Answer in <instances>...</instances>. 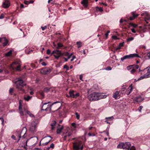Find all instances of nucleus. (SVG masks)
<instances>
[{
	"label": "nucleus",
	"mask_w": 150,
	"mask_h": 150,
	"mask_svg": "<svg viewBox=\"0 0 150 150\" xmlns=\"http://www.w3.org/2000/svg\"><path fill=\"white\" fill-rule=\"evenodd\" d=\"M80 95L79 93H76H76H74V98H77Z\"/></svg>",
	"instance_id": "obj_41"
},
{
	"label": "nucleus",
	"mask_w": 150,
	"mask_h": 150,
	"mask_svg": "<svg viewBox=\"0 0 150 150\" xmlns=\"http://www.w3.org/2000/svg\"><path fill=\"white\" fill-rule=\"evenodd\" d=\"M142 16H144L145 17V20L147 23L148 22L147 21L149 20L150 19V16L147 13H142L141 14Z\"/></svg>",
	"instance_id": "obj_15"
},
{
	"label": "nucleus",
	"mask_w": 150,
	"mask_h": 150,
	"mask_svg": "<svg viewBox=\"0 0 150 150\" xmlns=\"http://www.w3.org/2000/svg\"><path fill=\"white\" fill-rule=\"evenodd\" d=\"M133 65H130L128 66L127 67V68L128 70H129L132 68H133Z\"/></svg>",
	"instance_id": "obj_44"
},
{
	"label": "nucleus",
	"mask_w": 150,
	"mask_h": 150,
	"mask_svg": "<svg viewBox=\"0 0 150 150\" xmlns=\"http://www.w3.org/2000/svg\"><path fill=\"white\" fill-rule=\"evenodd\" d=\"M129 150H136V149L134 146H132L131 148H130Z\"/></svg>",
	"instance_id": "obj_54"
},
{
	"label": "nucleus",
	"mask_w": 150,
	"mask_h": 150,
	"mask_svg": "<svg viewBox=\"0 0 150 150\" xmlns=\"http://www.w3.org/2000/svg\"><path fill=\"white\" fill-rule=\"evenodd\" d=\"M33 139L34 140H35V141H36L35 143H36L38 142V138L37 137H33Z\"/></svg>",
	"instance_id": "obj_56"
},
{
	"label": "nucleus",
	"mask_w": 150,
	"mask_h": 150,
	"mask_svg": "<svg viewBox=\"0 0 150 150\" xmlns=\"http://www.w3.org/2000/svg\"><path fill=\"white\" fill-rule=\"evenodd\" d=\"M144 78H147L146 77H145V74H144V75L143 76H141L138 79V80H141L142 79H144Z\"/></svg>",
	"instance_id": "obj_48"
},
{
	"label": "nucleus",
	"mask_w": 150,
	"mask_h": 150,
	"mask_svg": "<svg viewBox=\"0 0 150 150\" xmlns=\"http://www.w3.org/2000/svg\"><path fill=\"white\" fill-rule=\"evenodd\" d=\"M146 57H147L149 58H150V52H148L147 53V54H146Z\"/></svg>",
	"instance_id": "obj_62"
},
{
	"label": "nucleus",
	"mask_w": 150,
	"mask_h": 150,
	"mask_svg": "<svg viewBox=\"0 0 150 150\" xmlns=\"http://www.w3.org/2000/svg\"><path fill=\"white\" fill-rule=\"evenodd\" d=\"M129 25H130V26L129 27V28H130V26H132L134 28H136L138 26L137 25L135 24H134L132 23H129Z\"/></svg>",
	"instance_id": "obj_28"
},
{
	"label": "nucleus",
	"mask_w": 150,
	"mask_h": 150,
	"mask_svg": "<svg viewBox=\"0 0 150 150\" xmlns=\"http://www.w3.org/2000/svg\"><path fill=\"white\" fill-rule=\"evenodd\" d=\"M51 139H50L48 142H46L45 143H42V146H44L47 145L51 141Z\"/></svg>",
	"instance_id": "obj_40"
},
{
	"label": "nucleus",
	"mask_w": 150,
	"mask_h": 150,
	"mask_svg": "<svg viewBox=\"0 0 150 150\" xmlns=\"http://www.w3.org/2000/svg\"><path fill=\"white\" fill-rule=\"evenodd\" d=\"M50 88L48 87H45L43 89V92H48L50 91Z\"/></svg>",
	"instance_id": "obj_35"
},
{
	"label": "nucleus",
	"mask_w": 150,
	"mask_h": 150,
	"mask_svg": "<svg viewBox=\"0 0 150 150\" xmlns=\"http://www.w3.org/2000/svg\"><path fill=\"white\" fill-rule=\"evenodd\" d=\"M88 0H82L81 4L85 7H87L88 6Z\"/></svg>",
	"instance_id": "obj_21"
},
{
	"label": "nucleus",
	"mask_w": 150,
	"mask_h": 150,
	"mask_svg": "<svg viewBox=\"0 0 150 150\" xmlns=\"http://www.w3.org/2000/svg\"><path fill=\"white\" fill-rule=\"evenodd\" d=\"M25 75L26 74H25L22 78L19 77V91H24V88L26 86V83L25 82V81L26 79H25Z\"/></svg>",
	"instance_id": "obj_3"
},
{
	"label": "nucleus",
	"mask_w": 150,
	"mask_h": 150,
	"mask_svg": "<svg viewBox=\"0 0 150 150\" xmlns=\"http://www.w3.org/2000/svg\"><path fill=\"white\" fill-rule=\"evenodd\" d=\"M83 144L81 141H79L74 143L73 148L74 150H82Z\"/></svg>",
	"instance_id": "obj_8"
},
{
	"label": "nucleus",
	"mask_w": 150,
	"mask_h": 150,
	"mask_svg": "<svg viewBox=\"0 0 150 150\" xmlns=\"http://www.w3.org/2000/svg\"><path fill=\"white\" fill-rule=\"evenodd\" d=\"M82 78H83V76L82 75H81L79 76V79L81 80V81H83V80H82Z\"/></svg>",
	"instance_id": "obj_63"
},
{
	"label": "nucleus",
	"mask_w": 150,
	"mask_h": 150,
	"mask_svg": "<svg viewBox=\"0 0 150 150\" xmlns=\"http://www.w3.org/2000/svg\"><path fill=\"white\" fill-rule=\"evenodd\" d=\"M24 113V115H21V117H22L24 116L25 115H26V113H27L28 115L29 116L31 117H34V116L32 114L30 111L27 110H26V108H24V111H23Z\"/></svg>",
	"instance_id": "obj_17"
},
{
	"label": "nucleus",
	"mask_w": 150,
	"mask_h": 150,
	"mask_svg": "<svg viewBox=\"0 0 150 150\" xmlns=\"http://www.w3.org/2000/svg\"><path fill=\"white\" fill-rule=\"evenodd\" d=\"M4 14L2 13L0 16V19H2L4 17Z\"/></svg>",
	"instance_id": "obj_55"
},
{
	"label": "nucleus",
	"mask_w": 150,
	"mask_h": 150,
	"mask_svg": "<svg viewBox=\"0 0 150 150\" xmlns=\"http://www.w3.org/2000/svg\"><path fill=\"white\" fill-rule=\"evenodd\" d=\"M133 69H138L139 68V66L137 65H132Z\"/></svg>",
	"instance_id": "obj_47"
},
{
	"label": "nucleus",
	"mask_w": 150,
	"mask_h": 150,
	"mask_svg": "<svg viewBox=\"0 0 150 150\" xmlns=\"http://www.w3.org/2000/svg\"><path fill=\"white\" fill-rule=\"evenodd\" d=\"M38 123V121L36 119L32 122L31 124L29 125L28 127L30 131L32 132H36L37 125Z\"/></svg>",
	"instance_id": "obj_5"
},
{
	"label": "nucleus",
	"mask_w": 150,
	"mask_h": 150,
	"mask_svg": "<svg viewBox=\"0 0 150 150\" xmlns=\"http://www.w3.org/2000/svg\"><path fill=\"white\" fill-rule=\"evenodd\" d=\"M11 67L13 69H16L17 70H19V64L18 62H13L11 65Z\"/></svg>",
	"instance_id": "obj_14"
},
{
	"label": "nucleus",
	"mask_w": 150,
	"mask_h": 150,
	"mask_svg": "<svg viewBox=\"0 0 150 150\" xmlns=\"http://www.w3.org/2000/svg\"><path fill=\"white\" fill-rule=\"evenodd\" d=\"M136 71V69H133L130 72L132 74H133Z\"/></svg>",
	"instance_id": "obj_57"
},
{
	"label": "nucleus",
	"mask_w": 150,
	"mask_h": 150,
	"mask_svg": "<svg viewBox=\"0 0 150 150\" xmlns=\"http://www.w3.org/2000/svg\"><path fill=\"white\" fill-rule=\"evenodd\" d=\"M57 103L59 107V108L62 105V103L61 102L59 101H57L53 103L52 104H48L47 105V107L45 109V111H48V112H51L52 110H51V107L52 106H53L55 104Z\"/></svg>",
	"instance_id": "obj_9"
},
{
	"label": "nucleus",
	"mask_w": 150,
	"mask_h": 150,
	"mask_svg": "<svg viewBox=\"0 0 150 150\" xmlns=\"http://www.w3.org/2000/svg\"><path fill=\"white\" fill-rule=\"evenodd\" d=\"M112 69V68L110 66H108L105 68V69L107 70H110Z\"/></svg>",
	"instance_id": "obj_52"
},
{
	"label": "nucleus",
	"mask_w": 150,
	"mask_h": 150,
	"mask_svg": "<svg viewBox=\"0 0 150 150\" xmlns=\"http://www.w3.org/2000/svg\"><path fill=\"white\" fill-rule=\"evenodd\" d=\"M64 46L63 45L62 43L59 42L57 44V49H59L60 48L63 47Z\"/></svg>",
	"instance_id": "obj_30"
},
{
	"label": "nucleus",
	"mask_w": 150,
	"mask_h": 150,
	"mask_svg": "<svg viewBox=\"0 0 150 150\" xmlns=\"http://www.w3.org/2000/svg\"><path fill=\"white\" fill-rule=\"evenodd\" d=\"M135 58H141V57L139 56L138 54L134 53L128 55H126L121 58V60L123 62V61L126 59H131Z\"/></svg>",
	"instance_id": "obj_6"
},
{
	"label": "nucleus",
	"mask_w": 150,
	"mask_h": 150,
	"mask_svg": "<svg viewBox=\"0 0 150 150\" xmlns=\"http://www.w3.org/2000/svg\"><path fill=\"white\" fill-rule=\"evenodd\" d=\"M114 117L113 116L109 117H106L105 119H107V120H108V121H110L112 120L113 119Z\"/></svg>",
	"instance_id": "obj_37"
},
{
	"label": "nucleus",
	"mask_w": 150,
	"mask_h": 150,
	"mask_svg": "<svg viewBox=\"0 0 150 150\" xmlns=\"http://www.w3.org/2000/svg\"><path fill=\"white\" fill-rule=\"evenodd\" d=\"M76 117L77 119L79 120L80 118V115L77 112H76L75 113Z\"/></svg>",
	"instance_id": "obj_46"
},
{
	"label": "nucleus",
	"mask_w": 150,
	"mask_h": 150,
	"mask_svg": "<svg viewBox=\"0 0 150 150\" xmlns=\"http://www.w3.org/2000/svg\"><path fill=\"white\" fill-rule=\"evenodd\" d=\"M13 91H14L13 89L12 88H10L9 91V93L10 94L12 95V94L13 93Z\"/></svg>",
	"instance_id": "obj_39"
},
{
	"label": "nucleus",
	"mask_w": 150,
	"mask_h": 150,
	"mask_svg": "<svg viewBox=\"0 0 150 150\" xmlns=\"http://www.w3.org/2000/svg\"><path fill=\"white\" fill-rule=\"evenodd\" d=\"M21 31V32L19 33V36L21 37H23L25 36V35L24 34V33L23 32L22 29H20Z\"/></svg>",
	"instance_id": "obj_32"
},
{
	"label": "nucleus",
	"mask_w": 150,
	"mask_h": 150,
	"mask_svg": "<svg viewBox=\"0 0 150 150\" xmlns=\"http://www.w3.org/2000/svg\"><path fill=\"white\" fill-rule=\"evenodd\" d=\"M131 14L132 16L129 18V19L131 21L134 20L139 16V14L136 13L135 12H132L131 13Z\"/></svg>",
	"instance_id": "obj_16"
},
{
	"label": "nucleus",
	"mask_w": 150,
	"mask_h": 150,
	"mask_svg": "<svg viewBox=\"0 0 150 150\" xmlns=\"http://www.w3.org/2000/svg\"><path fill=\"white\" fill-rule=\"evenodd\" d=\"M144 98H142L140 96H136L134 98V100L136 102L139 103L144 100Z\"/></svg>",
	"instance_id": "obj_19"
},
{
	"label": "nucleus",
	"mask_w": 150,
	"mask_h": 150,
	"mask_svg": "<svg viewBox=\"0 0 150 150\" xmlns=\"http://www.w3.org/2000/svg\"><path fill=\"white\" fill-rule=\"evenodd\" d=\"M89 100L95 101L98 100L103 97L100 95V94L96 92H93L89 95L88 97Z\"/></svg>",
	"instance_id": "obj_1"
},
{
	"label": "nucleus",
	"mask_w": 150,
	"mask_h": 150,
	"mask_svg": "<svg viewBox=\"0 0 150 150\" xmlns=\"http://www.w3.org/2000/svg\"><path fill=\"white\" fill-rule=\"evenodd\" d=\"M96 10L97 11L102 12L103 11V8L101 7H97L96 8Z\"/></svg>",
	"instance_id": "obj_36"
},
{
	"label": "nucleus",
	"mask_w": 150,
	"mask_h": 150,
	"mask_svg": "<svg viewBox=\"0 0 150 150\" xmlns=\"http://www.w3.org/2000/svg\"><path fill=\"white\" fill-rule=\"evenodd\" d=\"M112 38L115 40H117L118 39V38L117 37V36L116 35H113L112 36Z\"/></svg>",
	"instance_id": "obj_58"
},
{
	"label": "nucleus",
	"mask_w": 150,
	"mask_h": 150,
	"mask_svg": "<svg viewBox=\"0 0 150 150\" xmlns=\"http://www.w3.org/2000/svg\"><path fill=\"white\" fill-rule=\"evenodd\" d=\"M49 103H50V102H47L45 103H44L43 102H42V110H45L44 109L47 108V104Z\"/></svg>",
	"instance_id": "obj_20"
},
{
	"label": "nucleus",
	"mask_w": 150,
	"mask_h": 150,
	"mask_svg": "<svg viewBox=\"0 0 150 150\" xmlns=\"http://www.w3.org/2000/svg\"><path fill=\"white\" fill-rule=\"evenodd\" d=\"M76 44L77 45H78V47L79 48L81 46V43L80 42H77L76 43Z\"/></svg>",
	"instance_id": "obj_45"
},
{
	"label": "nucleus",
	"mask_w": 150,
	"mask_h": 150,
	"mask_svg": "<svg viewBox=\"0 0 150 150\" xmlns=\"http://www.w3.org/2000/svg\"><path fill=\"white\" fill-rule=\"evenodd\" d=\"M131 146L130 142H120L117 146V148L122 149H124L129 150Z\"/></svg>",
	"instance_id": "obj_4"
},
{
	"label": "nucleus",
	"mask_w": 150,
	"mask_h": 150,
	"mask_svg": "<svg viewBox=\"0 0 150 150\" xmlns=\"http://www.w3.org/2000/svg\"><path fill=\"white\" fill-rule=\"evenodd\" d=\"M40 95L43 98L44 97V92H43L42 91H40Z\"/></svg>",
	"instance_id": "obj_53"
},
{
	"label": "nucleus",
	"mask_w": 150,
	"mask_h": 150,
	"mask_svg": "<svg viewBox=\"0 0 150 150\" xmlns=\"http://www.w3.org/2000/svg\"><path fill=\"white\" fill-rule=\"evenodd\" d=\"M131 30H132V32L134 33H136V31L134 29V28H132V29H131Z\"/></svg>",
	"instance_id": "obj_64"
},
{
	"label": "nucleus",
	"mask_w": 150,
	"mask_h": 150,
	"mask_svg": "<svg viewBox=\"0 0 150 150\" xmlns=\"http://www.w3.org/2000/svg\"><path fill=\"white\" fill-rule=\"evenodd\" d=\"M52 54H54V56L57 59H58L60 56H67L69 55V53L68 52H65L63 53L60 51L56 50L53 51Z\"/></svg>",
	"instance_id": "obj_2"
},
{
	"label": "nucleus",
	"mask_w": 150,
	"mask_h": 150,
	"mask_svg": "<svg viewBox=\"0 0 150 150\" xmlns=\"http://www.w3.org/2000/svg\"><path fill=\"white\" fill-rule=\"evenodd\" d=\"M134 39V38L132 37H130L128 38L127 39V42H129L130 41H131L133 40Z\"/></svg>",
	"instance_id": "obj_51"
},
{
	"label": "nucleus",
	"mask_w": 150,
	"mask_h": 150,
	"mask_svg": "<svg viewBox=\"0 0 150 150\" xmlns=\"http://www.w3.org/2000/svg\"><path fill=\"white\" fill-rule=\"evenodd\" d=\"M8 42V41L7 39L5 37L3 38L2 43L3 44L4 46L7 45Z\"/></svg>",
	"instance_id": "obj_22"
},
{
	"label": "nucleus",
	"mask_w": 150,
	"mask_h": 150,
	"mask_svg": "<svg viewBox=\"0 0 150 150\" xmlns=\"http://www.w3.org/2000/svg\"><path fill=\"white\" fill-rule=\"evenodd\" d=\"M10 5V3L8 0H5L2 4L3 8H6L8 7Z\"/></svg>",
	"instance_id": "obj_13"
},
{
	"label": "nucleus",
	"mask_w": 150,
	"mask_h": 150,
	"mask_svg": "<svg viewBox=\"0 0 150 150\" xmlns=\"http://www.w3.org/2000/svg\"><path fill=\"white\" fill-rule=\"evenodd\" d=\"M41 28L42 30H44L47 29V27L46 26H45L44 27L41 26Z\"/></svg>",
	"instance_id": "obj_59"
},
{
	"label": "nucleus",
	"mask_w": 150,
	"mask_h": 150,
	"mask_svg": "<svg viewBox=\"0 0 150 150\" xmlns=\"http://www.w3.org/2000/svg\"><path fill=\"white\" fill-rule=\"evenodd\" d=\"M19 113L21 115H24V108H25L26 103L25 102L21 100H19Z\"/></svg>",
	"instance_id": "obj_7"
},
{
	"label": "nucleus",
	"mask_w": 150,
	"mask_h": 150,
	"mask_svg": "<svg viewBox=\"0 0 150 150\" xmlns=\"http://www.w3.org/2000/svg\"><path fill=\"white\" fill-rule=\"evenodd\" d=\"M148 68H146L144 69L141 71L140 69H139V71H142V74H145V76L146 77V78H149L150 77V70H149V69L148 68V69H147Z\"/></svg>",
	"instance_id": "obj_10"
},
{
	"label": "nucleus",
	"mask_w": 150,
	"mask_h": 150,
	"mask_svg": "<svg viewBox=\"0 0 150 150\" xmlns=\"http://www.w3.org/2000/svg\"><path fill=\"white\" fill-rule=\"evenodd\" d=\"M57 104H55L54 105H54L55 107H56L57 108L54 110L55 111V110H59L60 107H61V106L59 107H59L58 106V104H57Z\"/></svg>",
	"instance_id": "obj_42"
},
{
	"label": "nucleus",
	"mask_w": 150,
	"mask_h": 150,
	"mask_svg": "<svg viewBox=\"0 0 150 150\" xmlns=\"http://www.w3.org/2000/svg\"><path fill=\"white\" fill-rule=\"evenodd\" d=\"M31 98V97L29 96H25L24 97V99L25 100L28 101Z\"/></svg>",
	"instance_id": "obj_31"
},
{
	"label": "nucleus",
	"mask_w": 150,
	"mask_h": 150,
	"mask_svg": "<svg viewBox=\"0 0 150 150\" xmlns=\"http://www.w3.org/2000/svg\"><path fill=\"white\" fill-rule=\"evenodd\" d=\"M76 93V92L74 91H70L69 92V94L70 95V97L74 98V93Z\"/></svg>",
	"instance_id": "obj_24"
},
{
	"label": "nucleus",
	"mask_w": 150,
	"mask_h": 150,
	"mask_svg": "<svg viewBox=\"0 0 150 150\" xmlns=\"http://www.w3.org/2000/svg\"><path fill=\"white\" fill-rule=\"evenodd\" d=\"M47 53L49 54H51V50L50 49H48L47 50Z\"/></svg>",
	"instance_id": "obj_61"
},
{
	"label": "nucleus",
	"mask_w": 150,
	"mask_h": 150,
	"mask_svg": "<svg viewBox=\"0 0 150 150\" xmlns=\"http://www.w3.org/2000/svg\"><path fill=\"white\" fill-rule=\"evenodd\" d=\"M27 131V129L25 127H23L22 130L21 132V134H19V140L20 138H21V134L23 133L24 135L26 133Z\"/></svg>",
	"instance_id": "obj_23"
},
{
	"label": "nucleus",
	"mask_w": 150,
	"mask_h": 150,
	"mask_svg": "<svg viewBox=\"0 0 150 150\" xmlns=\"http://www.w3.org/2000/svg\"><path fill=\"white\" fill-rule=\"evenodd\" d=\"M51 71L50 68H43L41 69L40 73L42 74H49Z\"/></svg>",
	"instance_id": "obj_11"
},
{
	"label": "nucleus",
	"mask_w": 150,
	"mask_h": 150,
	"mask_svg": "<svg viewBox=\"0 0 150 150\" xmlns=\"http://www.w3.org/2000/svg\"><path fill=\"white\" fill-rule=\"evenodd\" d=\"M89 133L88 134V135L89 136H95V134L93 133H91V131H89Z\"/></svg>",
	"instance_id": "obj_38"
},
{
	"label": "nucleus",
	"mask_w": 150,
	"mask_h": 150,
	"mask_svg": "<svg viewBox=\"0 0 150 150\" xmlns=\"http://www.w3.org/2000/svg\"><path fill=\"white\" fill-rule=\"evenodd\" d=\"M124 91V90L122 91H116L115 93H114L113 95V97L115 98L116 99H118V97H119L120 94V93H122V91Z\"/></svg>",
	"instance_id": "obj_12"
},
{
	"label": "nucleus",
	"mask_w": 150,
	"mask_h": 150,
	"mask_svg": "<svg viewBox=\"0 0 150 150\" xmlns=\"http://www.w3.org/2000/svg\"><path fill=\"white\" fill-rule=\"evenodd\" d=\"M71 126L73 127V129H75L76 128V124L75 123H73L71 124Z\"/></svg>",
	"instance_id": "obj_43"
},
{
	"label": "nucleus",
	"mask_w": 150,
	"mask_h": 150,
	"mask_svg": "<svg viewBox=\"0 0 150 150\" xmlns=\"http://www.w3.org/2000/svg\"><path fill=\"white\" fill-rule=\"evenodd\" d=\"M56 123L55 121H53L51 124V126H52L51 130H53L54 129V126Z\"/></svg>",
	"instance_id": "obj_27"
},
{
	"label": "nucleus",
	"mask_w": 150,
	"mask_h": 150,
	"mask_svg": "<svg viewBox=\"0 0 150 150\" xmlns=\"http://www.w3.org/2000/svg\"><path fill=\"white\" fill-rule=\"evenodd\" d=\"M12 50H10L9 52H6L5 54L6 57H8L11 56L12 54Z\"/></svg>",
	"instance_id": "obj_29"
},
{
	"label": "nucleus",
	"mask_w": 150,
	"mask_h": 150,
	"mask_svg": "<svg viewBox=\"0 0 150 150\" xmlns=\"http://www.w3.org/2000/svg\"><path fill=\"white\" fill-rule=\"evenodd\" d=\"M30 66L31 67L34 69H36L37 67H36V65L33 63H31L30 64Z\"/></svg>",
	"instance_id": "obj_50"
},
{
	"label": "nucleus",
	"mask_w": 150,
	"mask_h": 150,
	"mask_svg": "<svg viewBox=\"0 0 150 150\" xmlns=\"http://www.w3.org/2000/svg\"><path fill=\"white\" fill-rule=\"evenodd\" d=\"M13 86L15 87L16 88L18 89L19 88V78H17L16 79H14L13 81Z\"/></svg>",
	"instance_id": "obj_18"
},
{
	"label": "nucleus",
	"mask_w": 150,
	"mask_h": 150,
	"mask_svg": "<svg viewBox=\"0 0 150 150\" xmlns=\"http://www.w3.org/2000/svg\"><path fill=\"white\" fill-rule=\"evenodd\" d=\"M54 147V144L53 143H52L50 147H48L47 148V150H49L50 148L53 149Z\"/></svg>",
	"instance_id": "obj_34"
},
{
	"label": "nucleus",
	"mask_w": 150,
	"mask_h": 150,
	"mask_svg": "<svg viewBox=\"0 0 150 150\" xmlns=\"http://www.w3.org/2000/svg\"><path fill=\"white\" fill-rule=\"evenodd\" d=\"M143 108V107L142 106H140L139 108H138V110H139V111L140 112H141Z\"/></svg>",
	"instance_id": "obj_60"
},
{
	"label": "nucleus",
	"mask_w": 150,
	"mask_h": 150,
	"mask_svg": "<svg viewBox=\"0 0 150 150\" xmlns=\"http://www.w3.org/2000/svg\"><path fill=\"white\" fill-rule=\"evenodd\" d=\"M64 68L66 69V71H68L69 69V67L67 65H65L64 66Z\"/></svg>",
	"instance_id": "obj_49"
},
{
	"label": "nucleus",
	"mask_w": 150,
	"mask_h": 150,
	"mask_svg": "<svg viewBox=\"0 0 150 150\" xmlns=\"http://www.w3.org/2000/svg\"><path fill=\"white\" fill-rule=\"evenodd\" d=\"M71 135V134L70 132H67L65 134V136L64 137V140H66V137H69Z\"/></svg>",
	"instance_id": "obj_33"
},
{
	"label": "nucleus",
	"mask_w": 150,
	"mask_h": 150,
	"mask_svg": "<svg viewBox=\"0 0 150 150\" xmlns=\"http://www.w3.org/2000/svg\"><path fill=\"white\" fill-rule=\"evenodd\" d=\"M27 141L25 139V140L24 139H23V141H22V143H23V145H21V146L22 147H24V148L27 149V148L25 147V146H27Z\"/></svg>",
	"instance_id": "obj_25"
},
{
	"label": "nucleus",
	"mask_w": 150,
	"mask_h": 150,
	"mask_svg": "<svg viewBox=\"0 0 150 150\" xmlns=\"http://www.w3.org/2000/svg\"><path fill=\"white\" fill-rule=\"evenodd\" d=\"M63 128V127L62 126L61 127H58L57 130V134H59L60 133Z\"/></svg>",
	"instance_id": "obj_26"
}]
</instances>
